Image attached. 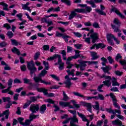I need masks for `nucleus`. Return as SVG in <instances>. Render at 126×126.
<instances>
[{"mask_svg": "<svg viewBox=\"0 0 126 126\" xmlns=\"http://www.w3.org/2000/svg\"><path fill=\"white\" fill-rule=\"evenodd\" d=\"M48 73V71L46 70V69H43L41 71V72L37 75L35 74H34L33 76V80L35 83H43V84H45V85H51L52 83L50 81H47L46 80L43 79L42 77H44L45 75Z\"/></svg>", "mask_w": 126, "mask_h": 126, "instance_id": "1", "label": "nucleus"}, {"mask_svg": "<svg viewBox=\"0 0 126 126\" xmlns=\"http://www.w3.org/2000/svg\"><path fill=\"white\" fill-rule=\"evenodd\" d=\"M110 96L112 100L113 105L115 108H118V110H115L113 111V115H116V113L119 114V115H122V111H121V106L118 104V99H117V97L116 95L114 94L113 93L110 94Z\"/></svg>", "mask_w": 126, "mask_h": 126, "instance_id": "2", "label": "nucleus"}, {"mask_svg": "<svg viewBox=\"0 0 126 126\" xmlns=\"http://www.w3.org/2000/svg\"><path fill=\"white\" fill-rule=\"evenodd\" d=\"M27 66L28 69L30 70L31 77H33V74L37 71V68L35 66V63L32 60L30 62H28Z\"/></svg>", "mask_w": 126, "mask_h": 126, "instance_id": "3", "label": "nucleus"}, {"mask_svg": "<svg viewBox=\"0 0 126 126\" xmlns=\"http://www.w3.org/2000/svg\"><path fill=\"white\" fill-rule=\"evenodd\" d=\"M100 77L101 78H104L105 79H106V80L102 82L104 85L107 86V87H110L111 86L112 83H111V80H112V77L103 74Z\"/></svg>", "mask_w": 126, "mask_h": 126, "instance_id": "4", "label": "nucleus"}, {"mask_svg": "<svg viewBox=\"0 0 126 126\" xmlns=\"http://www.w3.org/2000/svg\"><path fill=\"white\" fill-rule=\"evenodd\" d=\"M40 109V106L39 104H32L30 106V111L32 112V114L31 115H33L35 113H37L39 112V110Z\"/></svg>", "mask_w": 126, "mask_h": 126, "instance_id": "5", "label": "nucleus"}, {"mask_svg": "<svg viewBox=\"0 0 126 126\" xmlns=\"http://www.w3.org/2000/svg\"><path fill=\"white\" fill-rule=\"evenodd\" d=\"M57 59L59 61V63L63 62V60H62V56L60 54H54L52 57L47 59V61H54V60Z\"/></svg>", "mask_w": 126, "mask_h": 126, "instance_id": "6", "label": "nucleus"}, {"mask_svg": "<svg viewBox=\"0 0 126 126\" xmlns=\"http://www.w3.org/2000/svg\"><path fill=\"white\" fill-rule=\"evenodd\" d=\"M80 104L81 106L86 107L88 111L90 112V113H92V106H91V103L82 101L80 102Z\"/></svg>", "mask_w": 126, "mask_h": 126, "instance_id": "7", "label": "nucleus"}, {"mask_svg": "<svg viewBox=\"0 0 126 126\" xmlns=\"http://www.w3.org/2000/svg\"><path fill=\"white\" fill-rule=\"evenodd\" d=\"M115 37H115V35H114L113 34L110 33L107 35L106 38L107 39V41L109 44H110V45L111 46H114V41H113L112 39H114Z\"/></svg>", "mask_w": 126, "mask_h": 126, "instance_id": "8", "label": "nucleus"}, {"mask_svg": "<svg viewBox=\"0 0 126 126\" xmlns=\"http://www.w3.org/2000/svg\"><path fill=\"white\" fill-rule=\"evenodd\" d=\"M65 81L64 82V83L65 84L66 87H67V88H69L72 85V83H71V82L70 81L69 76L68 75H66L65 76Z\"/></svg>", "mask_w": 126, "mask_h": 126, "instance_id": "9", "label": "nucleus"}, {"mask_svg": "<svg viewBox=\"0 0 126 126\" xmlns=\"http://www.w3.org/2000/svg\"><path fill=\"white\" fill-rule=\"evenodd\" d=\"M100 9H95V10L96 12H97L98 14H100V15H104L106 16L107 14L105 13L103 10L105 9V7L103 6V5H100Z\"/></svg>", "mask_w": 126, "mask_h": 126, "instance_id": "10", "label": "nucleus"}, {"mask_svg": "<svg viewBox=\"0 0 126 126\" xmlns=\"http://www.w3.org/2000/svg\"><path fill=\"white\" fill-rule=\"evenodd\" d=\"M101 69L103 70L104 73H107V74H111V72H110V70L112 69V66L110 65L106 66L105 67H101Z\"/></svg>", "mask_w": 126, "mask_h": 126, "instance_id": "11", "label": "nucleus"}, {"mask_svg": "<svg viewBox=\"0 0 126 126\" xmlns=\"http://www.w3.org/2000/svg\"><path fill=\"white\" fill-rule=\"evenodd\" d=\"M88 63V61H81L79 62V64H80V70L81 71L85 70V67L87 66V63Z\"/></svg>", "mask_w": 126, "mask_h": 126, "instance_id": "12", "label": "nucleus"}, {"mask_svg": "<svg viewBox=\"0 0 126 126\" xmlns=\"http://www.w3.org/2000/svg\"><path fill=\"white\" fill-rule=\"evenodd\" d=\"M90 37L92 39V42L93 44L96 43V41L98 39V33L94 32L91 34Z\"/></svg>", "mask_w": 126, "mask_h": 126, "instance_id": "13", "label": "nucleus"}, {"mask_svg": "<svg viewBox=\"0 0 126 126\" xmlns=\"http://www.w3.org/2000/svg\"><path fill=\"white\" fill-rule=\"evenodd\" d=\"M46 110H47V105L43 104L39 108V113H40V114H44L46 113Z\"/></svg>", "mask_w": 126, "mask_h": 126, "instance_id": "14", "label": "nucleus"}, {"mask_svg": "<svg viewBox=\"0 0 126 126\" xmlns=\"http://www.w3.org/2000/svg\"><path fill=\"white\" fill-rule=\"evenodd\" d=\"M91 56L92 57L91 60L92 61H94L95 60H97V59H99L100 58V56L97 55V53L96 52H91Z\"/></svg>", "mask_w": 126, "mask_h": 126, "instance_id": "15", "label": "nucleus"}, {"mask_svg": "<svg viewBox=\"0 0 126 126\" xmlns=\"http://www.w3.org/2000/svg\"><path fill=\"white\" fill-rule=\"evenodd\" d=\"M111 27L112 28V29H113L114 32H115V33H119L122 32V31L121 30V29H120V27L119 26L116 27V25L111 24Z\"/></svg>", "mask_w": 126, "mask_h": 126, "instance_id": "16", "label": "nucleus"}, {"mask_svg": "<svg viewBox=\"0 0 126 126\" xmlns=\"http://www.w3.org/2000/svg\"><path fill=\"white\" fill-rule=\"evenodd\" d=\"M70 122V126H75V124L74 123H78V119L77 118H69Z\"/></svg>", "mask_w": 126, "mask_h": 126, "instance_id": "17", "label": "nucleus"}, {"mask_svg": "<svg viewBox=\"0 0 126 126\" xmlns=\"http://www.w3.org/2000/svg\"><path fill=\"white\" fill-rule=\"evenodd\" d=\"M59 64V68L60 70H63V68H64V63L61 61V62L59 63V61H58V63L55 64V65H58Z\"/></svg>", "mask_w": 126, "mask_h": 126, "instance_id": "18", "label": "nucleus"}, {"mask_svg": "<svg viewBox=\"0 0 126 126\" xmlns=\"http://www.w3.org/2000/svg\"><path fill=\"white\" fill-rule=\"evenodd\" d=\"M93 108L97 111V114H99V112H100V105L98 101L95 102V105H93Z\"/></svg>", "mask_w": 126, "mask_h": 126, "instance_id": "19", "label": "nucleus"}, {"mask_svg": "<svg viewBox=\"0 0 126 126\" xmlns=\"http://www.w3.org/2000/svg\"><path fill=\"white\" fill-rule=\"evenodd\" d=\"M85 9H83V13H89L92 11L91 7L88 6L87 5L85 4Z\"/></svg>", "mask_w": 126, "mask_h": 126, "instance_id": "20", "label": "nucleus"}, {"mask_svg": "<svg viewBox=\"0 0 126 126\" xmlns=\"http://www.w3.org/2000/svg\"><path fill=\"white\" fill-rule=\"evenodd\" d=\"M77 114L81 119H82L83 122H88V119H86V116L82 113H79L77 112Z\"/></svg>", "mask_w": 126, "mask_h": 126, "instance_id": "21", "label": "nucleus"}, {"mask_svg": "<svg viewBox=\"0 0 126 126\" xmlns=\"http://www.w3.org/2000/svg\"><path fill=\"white\" fill-rule=\"evenodd\" d=\"M77 114L81 119H82L83 122H88V119H86V116L82 113H79L77 112Z\"/></svg>", "mask_w": 126, "mask_h": 126, "instance_id": "22", "label": "nucleus"}, {"mask_svg": "<svg viewBox=\"0 0 126 126\" xmlns=\"http://www.w3.org/2000/svg\"><path fill=\"white\" fill-rule=\"evenodd\" d=\"M59 105H60V106H61L62 107H67L68 106H69V105H70V102L60 101L59 102Z\"/></svg>", "mask_w": 126, "mask_h": 126, "instance_id": "23", "label": "nucleus"}, {"mask_svg": "<svg viewBox=\"0 0 126 126\" xmlns=\"http://www.w3.org/2000/svg\"><path fill=\"white\" fill-rule=\"evenodd\" d=\"M112 86H120V84L117 82V79L113 77L112 81Z\"/></svg>", "mask_w": 126, "mask_h": 126, "instance_id": "24", "label": "nucleus"}, {"mask_svg": "<svg viewBox=\"0 0 126 126\" xmlns=\"http://www.w3.org/2000/svg\"><path fill=\"white\" fill-rule=\"evenodd\" d=\"M76 15H77V14L76 13H75L74 12H73V11H72L71 12V14L69 15V18H68L69 20H71V19H73V18L74 17H75Z\"/></svg>", "mask_w": 126, "mask_h": 126, "instance_id": "25", "label": "nucleus"}, {"mask_svg": "<svg viewBox=\"0 0 126 126\" xmlns=\"http://www.w3.org/2000/svg\"><path fill=\"white\" fill-rule=\"evenodd\" d=\"M4 116H5V119H8V117L9 116V110L7 109L3 112Z\"/></svg>", "mask_w": 126, "mask_h": 126, "instance_id": "26", "label": "nucleus"}, {"mask_svg": "<svg viewBox=\"0 0 126 126\" xmlns=\"http://www.w3.org/2000/svg\"><path fill=\"white\" fill-rule=\"evenodd\" d=\"M10 41L12 43V45H14V46H18V45H21L20 43H19L18 42H17V40H15V39H10Z\"/></svg>", "mask_w": 126, "mask_h": 126, "instance_id": "27", "label": "nucleus"}, {"mask_svg": "<svg viewBox=\"0 0 126 126\" xmlns=\"http://www.w3.org/2000/svg\"><path fill=\"white\" fill-rule=\"evenodd\" d=\"M69 100V97L66 95V94H65V92L63 91V101H68Z\"/></svg>", "mask_w": 126, "mask_h": 126, "instance_id": "28", "label": "nucleus"}, {"mask_svg": "<svg viewBox=\"0 0 126 126\" xmlns=\"http://www.w3.org/2000/svg\"><path fill=\"white\" fill-rule=\"evenodd\" d=\"M86 2H87V3L91 4V5H92V7L96 8V6L95 4V3H94V1H92V0H91V1L87 0V1H86Z\"/></svg>", "mask_w": 126, "mask_h": 126, "instance_id": "29", "label": "nucleus"}, {"mask_svg": "<svg viewBox=\"0 0 126 126\" xmlns=\"http://www.w3.org/2000/svg\"><path fill=\"white\" fill-rule=\"evenodd\" d=\"M71 102H72L73 106L76 108V109H79L80 108V105L79 104H77L75 100H71Z\"/></svg>", "mask_w": 126, "mask_h": 126, "instance_id": "30", "label": "nucleus"}, {"mask_svg": "<svg viewBox=\"0 0 126 126\" xmlns=\"http://www.w3.org/2000/svg\"><path fill=\"white\" fill-rule=\"evenodd\" d=\"M61 55H62L63 61H66V52L65 50H62Z\"/></svg>", "mask_w": 126, "mask_h": 126, "instance_id": "31", "label": "nucleus"}, {"mask_svg": "<svg viewBox=\"0 0 126 126\" xmlns=\"http://www.w3.org/2000/svg\"><path fill=\"white\" fill-rule=\"evenodd\" d=\"M11 51L12 53H16L18 56H19V55H20V51H19V50L16 48V47H13V48L11 49Z\"/></svg>", "mask_w": 126, "mask_h": 126, "instance_id": "32", "label": "nucleus"}, {"mask_svg": "<svg viewBox=\"0 0 126 126\" xmlns=\"http://www.w3.org/2000/svg\"><path fill=\"white\" fill-rule=\"evenodd\" d=\"M74 52L75 53V54L74 56H73V57L74 58V60H76V59H78V58H79V57H80V55H79V53H80V51L74 50Z\"/></svg>", "mask_w": 126, "mask_h": 126, "instance_id": "33", "label": "nucleus"}, {"mask_svg": "<svg viewBox=\"0 0 126 126\" xmlns=\"http://www.w3.org/2000/svg\"><path fill=\"white\" fill-rule=\"evenodd\" d=\"M40 56H41V53L39 51L37 52L34 54V60H35V61H37V60L39 59Z\"/></svg>", "mask_w": 126, "mask_h": 126, "instance_id": "34", "label": "nucleus"}, {"mask_svg": "<svg viewBox=\"0 0 126 126\" xmlns=\"http://www.w3.org/2000/svg\"><path fill=\"white\" fill-rule=\"evenodd\" d=\"M22 7L23 9L28 10V11H29V12H31L32 10L30 9V7H28L25 4H22Z\"/></svg>", "mask_w": 126, "mask_h": 126, "instance_id": "35", "label": "nucleus"}, {"mask_svg": "<svg viewBox=\"0 0 126 126\" xmlns=\"http://www.w3.org/2000/svg\"><path fill=\"white\" fill-rule=\"evenodd\" d=\"M113 22L114 24L117 25V26L119 27H120L121 26V24H122L120 20H119L118 19H115Z\"/></svg>", "mask_w": 126, "mask_h": 126, "instance_id": "36", "label": "nucleus"}, {"mask_svg": "<svg viewBox=\"0 0 126 126\" xmlns=\"http://www.w3.org/2000/svg\"><path fill=\"white\" fill-rule=\"evenodd\" d=\"M83 9H79V8H77V9H74L73 12H75V13H76V12H78V13H83Z\"/></svg>", "mask_w": 126, "mask_h": 126, "instance_id": "37", "label": "nucleus"}, {"mask_svg": "<svg viewBox=\"0 0 126 126\" xmlns=\"http://www.w3.org/2000/svg\"><path fill=\"white\" fill-rule=\"evenodd\" d=\"M43 63L45 67L46 70H49V68H50V67H49V62H46V61H43Z\"/></svg>", "mask_w": 126, "mask_h": 126, "instance_id": "38", "label": "nucleus"}, {"mask_svg": "<svg viewBox=\"0 0 126 126\" xmlns=\"http://www.w3.org/2000/svg\"><path fill=\"white\" fill-rule=\"evenodd\" d=\"M104 85L103 84L100 85L99 86H98L97 91L98 92H100V93L104 92V91H103V90H102V88L104 87Z\"/></svg>", "mask_w": 126, "mask_h": 126, "instance_id": "39", "label": "nucleus"}, {"mask_svg": "<svg viewBox=\"0 0 126 126\" xmlns=\"http://www.w3.org/2000/svg\"><path fill=\"white\" fill-rule=\"evenodd\" d=\"M111 7H112L111 11H112L113 12H115V13L118 14L119 12V10H118V9L115 7H114V6H111Z\"/></svg>", "mask_w": 126, "mask_h": 126, "instance_id": "40", "label": "nucleus"}, {"mask_svg": "<svg viewBox=\"0 0 126 126\" xmlns=\"http://www.w3.org/2000/svg\"><path fill=\"white\" fill-rule=\"evenodd\" d=\"M62 2L66 3L67 5H70L71 3L70 2V0H61Z\"/></svg>", "mask_w": 126, "mask_h": 126, "instance_id": "41", "label": "nucleus"}, {"mask_svg": "<svg viewBox=\"0 0 126 126\" xmlns=\"http://www.w3.org/2000/svg\"><path fill=\"white\" fill-rule=\"evenodd\" d=\"M30 104H31V101H28L24 105L23 108L27 109V108L30 106Z\"/></svg>", "mask_w": 126, "mask_h": 126, "instance_id": "42", "label": "nucleus"}, {"mask_svg": "<svg viewBox=\"0 0 126 126\" xmlns=\"http://www.w3.org/2000/svg\"><path fill=\"white\" fill-rule=\"evenodd\" d=\"M2 99L4 103H5V102H7L8 103L11 102V101H10V97H3Z\"/></svg>", "mask_w": 126, "mask_h": 126, "instance_id": "43", "label": "nucleus"}, {"mask_svg": "<svg viewBox=\"0 0 126 126\" xmlns=\"http://www.w3.org/2000/svg\"><path fill=\"white\" fill-rule=\"evenodd\" d=\"M23 121H24V118L22 117H20L18 118V122H19V124L22 125V126H23V125H24V123L22 122H23Z\"/></svg>", "mask_w": 126, "mask_h": 126, "instance_id": "44", "label": "nucleus"}, {"mask_svg": "<svg viewBox=\"0 0 126 126\" xmlns=\"http://www.w3.org/2000/svg\"><path fill=\"white\" fill-rule=\"evenodd\" d=\"M88 65H90V64H98V62L97 61H88Z\"/></svg>", "mask_w": 126, "mask_h": 126, "instance_id": "45", "label": "nucleus"}, {"mask_svg": "<svg viewBox=\"0 0 126 126\" xmlns=\"http://www.w3.org/2000/svg\"><path fill=\"white\" fill-rule=\"evenodd\" d=\"M50 76H51V77H52V78H54V79H55V80H57V81H60V78L57 76V75L55 74H51L50 75Z\"/></svg>", "mask_w": 126, "mask_h": 126, "instance_id": "46", "label": "nucleus"}, {"mask_svg": "<svg viewBox=\"0 0 126 126\" xmlns=\"http://www.w3.org/2000/svg\"><path fill=\"white\" fill-rule=\"evenodd\" d=\"M73 94L75 95V96H78V97H81V98H83V97H84L83 95H82L79 93L74 92H73Z\"/></svg>", "mask_w": 126, "mask_h": 126, "instance_id": "47", "label": "nucleus"}, {"mask_svg": "<svg viewBox=\"0 0 126 126\" xmlns=\"http://www.w3.org/2000/svg\"><path fill=\"white\" fill-rule=\"evenodd\" d=\"M1 5H2L3 6H4V7L3 8V10H8V8H7L8 5H7V4L3 2H1Z\"/></svg>", "mask_w": 126, "mask_h": 126, "instance_id": "48", "label": "nucleus"}, {"mask_svg": "<svg viewBox=\"0 0 126 126\" xmlns=\"http://www.w3.org/2000/svg\"><path fill=\"white\" fill-rule=\"evenodd\" d=\"M6 46H7V43L4 41H3L0 43V48H4V47H6Z\"/></svg>", "mask_w": 126, "mask_h": 126, "instance_id": "49", "label": "nucleus"}, {"mask_svg": "<svg viewBox=\"0 0 126 126\" xmlns=\"http://www.w3.org/2000/svg\"><path fill=\"white\" fill-rule=\"evenodd\" d=\"M23 80H24V83L25 84H27L28 83H29L30 84H32V83H30V80L26 78H24L23 79Z\"/></svg>", "mask_w": 126, "mask_h": 126, "instance_id": "50", "label": "nucleus"}, {"mask_svg": "<svg viewBox=\"0 0 126 126\" xmlns=\"http://www.w3.org/2000/svg\"><path fill=\"white\" fill-rule=\"evenodd\" d=\"M12 82H13V80L12 79H9V80L8 81V87H10L11 88L12 85Z\"/></svg>", "mask_w": 126, "mask_h": 126, "instance_id": "51", "label": "nucleus"}, {"mask_svg": "<svg viewBox=\"0 0 126 126\" xmlns=\"http://www.w3.org/2000/svg\"><path fill=\"white\" fill-rule=\"evenodd\" d=\"M92 25L94 28H100V26H99V23H98L97 22H94Z\"/></svg>", "mask_w": 126, "mask_h": 126, "instance_id": "52", "label": "nucleus"}, {"mask_svg": "<svg viewBox=\"0 0 126 126\" xmlns=\"http://www.w3.org/2000/svg\"><path fill=\"white\" fill-rule=\"evenodd\" d=\"M8 37L10 39L13 37V32H8L7 33Z\"/></svg>", "mask_w": 126, "mask_h": 126, "instance_id": "53", "label": "nucleus"}, {"mask_svg": "<svg viewBox=\"0 0 126 126\" xmlns=\"http://www.w3.org/2000/svg\"><path fill=\"white\" fill-rule=\"evenodd\" d=\"M107 60H108L109 63H110L111 64H112V63H114V59H112V57H111V56H109L107 58Z\"/></svg>", "mask_w": 126, "mask_h": 126, "instance_id": "54", "label": "nucleus"}, {"mask_svg": "<svg viewBox=\"0 0 126 126\" xmlns=\"http://www.w3.org/2000/svg\"><path fill=\"white\" fill-rule=\"evenodd\" d=\"M46 102L47 103H50V104H53V105H55V101L53 100V99L51 98L47 99Z\"/></svg>", "mask_w": 126, "mask_h": 126, "instance_id": "55", "label": "nucleus"}, {"mask_svg": "<svg viewBox=\"0 0 126 126\" xmlns=\"http://www.w3.org/2000/svg\"><path fill=\"white\" fill-rule=\"evenodd\" d=\"M115 73L116 75H118V76H121L123 74V72H121L119 70H116L115 71Z\"/></svg>", "mask_w": 126, "mask_h": 126, "instance_id": "56", "label": "nucleus"}, {"mask_svg": "<svg viewBox=\"0 0 126 126\" xmlns=\"http://www.w3.org/2000/svg\"><path fill=\"white\" fill-rule=\"evenodd\" d=\"M16 17H18L19 18V20H20V21H22V13H19L16 15Z\"/></svg>", "mask_w": 126, "mask_h": 126, "instance_id": "57", "label": "nucleus"}, {"mask_svg": "<svg viewBox=\"0 0 126 126\" xmlns=\"http://www.w3.org/2000/svg\"><path fill=\"white\" fill-rule=\"evenodd\" d=\"M26 69H27L26 68V65L23 64L21 66V70H22V71H26Z\"/></svg>", "mask_w": 126, "mask_h": 126, "instance_id": "58", "label": "nucleus"}, {"mask_svg": "<svg viewBox=\"0 0 126 126\" xmlns=\"http://www.w3.org/2000/svg\"><path fill=\"white\" fill-rule=\"evenodd\" d=\"M98 99H100L101 101H104L105 100V97L103 96L101 94H98Z\"/></svg>", "mask_w": 126, "mask_h": 126, "instance_id": "59", "label": "nucleus"}, {"mask_svg": "<svg viewBox=\"0 0 126 126\" xmlns=\"http://www.w3.org/2000/svg\"><path fill=\"white\" fill-rule=\"evenodd\" d=\"M43 48L44 51H48L50 49V46L49 45H45L43 46Z\"/></svg>", "mask_w": 126, "mask_h": 126, "instance_id": "60", "label": "nucleus"}, {"mask_svg": "<svg viewBox=\"0 0 126 126\" xmlns=\"http://www.w3.org/2000/svg\"><path fill=\"white\" fill-rule=\"evenodd\" d=\"M56 37H63V33H60L59 32H56Z\"/></svg>", "mask_w": 126, "mask_h": 126, "instance_id": "61", "label": "nucleus"}, {"mask_svg": "<svg viewBox=\"0 0 126 126\" xmlns=\"http://www.w3.org/2000/svg\"><path fill=\"white\" fill-rule=\"evenodd\" d=\"M9 89H10V87H8L7 89L4 90H2V93H8V91H9Z\"/></svg>", "mask_w": 126, "mask_h": 126, "instance_id": "62", "label": "nucleus"}, {"mask_svg": "<svg viewBox=\"0 0 126 126\" xmlns=\"http://www.w3.org/2000/svg\"><path fill=\"white\" fill-rule=\"evenodd\" d=\"M76 49H79L82 47V44H76L74 45Z\"/></svg>", "mask_w": 126, "mask_h": 126, "instance_id": "63", "label": "nucleus"}, {"mask_svg": "<svg viewBox=\"0 0 126 126\" xmlns=\"http://www.w3.org/2000/svg\"><path fill=\"white\" fill-rule=\"evenodd\" d=\"M30 101H31V102H35V101H37V97H36L35 96L31 97Z\"/></svg>", "mask_w": 126, "mask_h": 126, "instance_id": "64", "label": "nucleus"}]
</instances>
